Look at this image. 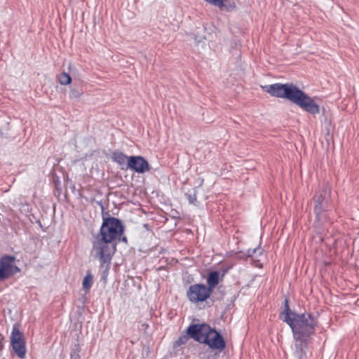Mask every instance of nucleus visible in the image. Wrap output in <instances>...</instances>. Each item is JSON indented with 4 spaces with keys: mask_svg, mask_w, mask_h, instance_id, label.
Listing matches in <instances>:
<instances>
[{
    "mask_svg": "<svg viewBox=\"0 0 359 359\" xmlns=\"http://www.w3.org/2000/svg\"><path fill=\"white\" fill-rule=\"evenodd\" d=\"M219 273L217 271H213L209 273L208 278H207V283L208 286L207 287L209 289V290L212 292L214 287L218 284L219 283Z\"/></svg>",
    "mask_w": 359,
    "mask_h": 359,
    "instance_id": "9b49d317",
    "label": "nucleus"
},
{
    "mask_svg": "<svg viewBox=\"0 0 359 359\" xmlns=\"http://www.w3.org/2000/svg\"><path fill=\"white\" fill-rule=\"evenodd\" d=\"M187 332L196 341L207 344L209 348L222 351L226 346L221 334L207 324L191 325L188 327Z\"/></svg>",
    "mask_w": 359,
    "mask_h": 359,
    "instance_id": "20e7f679",
    "label": "nucleus"
},
{
    "mask_svg": "<svg viewBox=\"0 0 359 359\" xmlns=\"http://www.w3.org/2000/svg\"><path fill=\"white\" fill-rule=\"evenodd\" d=\"M93 284V276L88 273L83 280V287L85 290L88 291L90 290Z\"/></svg>",
    "mask_w": 359,
    "mask_h": 359,
    "instance_id": "f3484780",
    "label": "nucleus"
},
{
    "mask_svg": "<svg viewBox=\"0 0 359 359\" xmlns=\"http://www.w3.org/2000/svg\"><path fill=\"white\" fill-rule=\"evenodd\" d=\"M187 340H188L187 336H182L178 339V340L176 341V343L178 345H182V344H184L187 341Z\"/></svg>",
    "mask_w": 359,
    "mask_h": 359,
    "instance_id": "5701e85b",
    "label": "nucleus"
},
{
    "mask_svg": "<svg viewBox=\"0 0 359 359\" xmlns=\"http://www.w3.org/2000/svg\"><path fill=\"white\" fill-rule=\"evenodd\" d=\"M19 271L18 266H0V280H4Z\"/></svg>",
    "mask_w": 359,
    "mask_h": 359,
    "instance_id": "9d476101",
    "label": "nucleus"
},
{
    "mask_svg": "<svg viewBox=\"0 0 359 359\" xmlns=\"http://www.w3.org/2000/svg\"><path fill=\"white\" fill-rule=\"evenodd\" d=\"M112 160L117 163L119 165L123 166L126 165L128 166V157L120 151H114L112 153Z\"/></svg>",
    "mask_w": 359,
    "mask_h": 359,
    "instance_id": "ddd939ff",
    "label": "nucleus"
},
{
    "mask_svg": "<svg viewBox=\"0 0 359 359\" xmlns=\"http://www.w3.org/2000/svg\"><path fill=\"white\" fill-rule=\"evenodd\" d=\"M280 319L292 329L293 335L311 337L315 333L317 321L309 313L298 314L290 310L288 299L284 301V310L280 313Z\"/></svg>",
    "mask_w": 359,
    "mask_h": 359,
    "instance_id": "7ed1b4c3",
    "label": "nucleus"
},
{
    "mask_svg": "<svg viewBox=\"0 0 359 359\" xmlns=\"http://www.w3.org/2000/svg\"><path fill=\"white\" fill-rule=\"evenodd\" d=\"M272 96L285 98L311 114L320 112L314 100L292 83H274L264 87Z\"/></svg>",
    "mask_w": 359,
    "mask_h": 359,
    "instance_id": "f03ea898",
    "label": "nucleus"
},
{
    "mask_svg": "<svg viewBox=\"0 0 359 359\" xmlns=\"http://www.w3.org/2000/svg\"><path fill=\"white\" fill-rule=\"evenodd\" d=\"M83 93V90L81 88H71L69 91V97L71 99L78 100Z\"/></svg>",
    "mask_w": 359,
    "mask_h": 359,
    "instance_id": "a211bd4d",
    "label": "nucleus"
},
{
    "mask_svg": "<svg viewBox=\"0 0 359 359\" xmlns=\"http://www.w3.org/2000/svg\"><path fill=\"white\" fill-rule=\"evenodd\" d=\"M196 194H197V191L196 189L189 191V192L186 194V196L189 200V202L190 203L194 204V205L198 204Z\"/></svg>",
    "mask_w": 359,
    "mask_h": 359,
    "instance_id": "aec40b11",
    "label": "nucleus"
},
{
    "mask_svg": "<svg viewBox=\"0 0 359 359\" xmlns=\"http://www.w3.org/2000/svg\"><path fill=\"white\" fill-rule=\"evenodd\" d=\"M206 1L210 3L211 4L214 6H217L219 4H221V0H205Z\"/></svg>",
    "mask_w": 359,
    "mask_h": 359,
    "instance_id": "b1692460",
    "label": "nucleus"
},
{
    "mask_svg": "<svg viewBox=\"0 0 359 359\" xmlns=\"http://www.w3.org/2000/svg\"><path fill=\"white\" fill-rule=\"evenodd\" d=\"M15 257L13 256L6 255L4 256L0 260V266H15L13 264Z\"/></svg>",
    "mask_w": 359,
    "mask_h": 359,
    "instance_id": "dca6fc26",
    "label": "nucleus"
},
{
    "mask_svg": "<svg viewBox=\"0 0 359 359\" xmlns=\"http://www.w3.org/2000/svg\"><path fill=\"white\" fill-rule=\"evenodd\" d=\"M12 348L18 357L23 359L26 355L25 341L11 343Z\"/></svg>",
    "mask_w": 359,
    "mask_h": 359,
    "instance_id": "f8f14e48",
    "label": "nucleus"
},
{
    "mask_svg": "<svg viewBox=\"0 0 359 359\" xmlns=\"http://www.w3.org/2000/svg\"><path fill=\"white\" fill-rule=\"evenodd\" d=\"M320 212H315L316 221L314 225L318 233H323L324 231V225L326 226V224L329 223L326 212L331 209L330 201H324L322 203H320Z\"/></svg>",
    "mask_w": 359,
    "mask_h": 359,
    "instance_id": "423d86ee",
    "label": "nucleus"
},
{
    "mask_svg": "<svg viewBox=\"0 0 359 359\" xmlns=\"http://www.w3.org/2000/svg\"><path fill=\"white\" fill-rule=\"evenodd\" d=\"M116 240H118V241H123L124 243H127V238L124 236H123V234L118 237Z\"/></svg>",
    "mask_w": 359,
    "mask_h": 359,
    "instance_id": "393cba45",
    "label": "nucleus"
},
{
    "mask_svg": "<svg viewBox=\"0 0 359 359\" xmlns=\"http://www.w3.org/2000/svg\"><path fill=\"white\" fill-rule=\"evenodd\" d=\"M21 341H25L23 333L20 331L18 325L15 324L11 335V343H17Z\"/></svg>",
    "mask_w": 359,
    "mask_h": 359,
    "instance_id": "4468645a",
    "label": "nucleus"
},
{
    "mask_svg": "<svg viewBox=\"0 0 359 359\" xmlns=\"http://www.w3.org/2000/svg\"><path fill=\"white\" fill-rule=\"evenodd\" d=\"M124 232V226L120 219L109 217L103 218L100 232L93 243L92 255L100 260V265L109 267L112 255L116 250V240Z\"/></svg>",
    "mask_w": 359,
    "mask_h": 359,
    "instance_id": "f257e3e1",
    "label": "nucleus"
},
{
    "mask_svg": "<svg viewBox=\"0 0 359 359\" xmlns=\"http://www.w3.org/2000/svg\"><path fill=\"white\" fill-rule=\"evenodd\" d=\"M221 10L226 11H231L236 8V4L233 1L231 0H221V4L217 5Z\"/></svg>",
    "mask_w": 359,
    "mask_h": 359,
    "instance_id": "2eb2a0df",
    "label": "nucleus"
},
{
    "mask_svg": "<svg viewBox=\"0 0 359 359\" xmlns=\"http://www.w3.org/2000/svg\"><path fill=\"white\" fill-rule=\"evenodd\" d=\"M262 250L260 248H255L254 249H248L247 251V256L253 257L257 252L262 254Z\"/></svg>",
    "mask_w": 359,
    "mask_h": 359,
    "instance_id": "4be33fe9",
    "label": "nucleus"
},
{
    "mask_svg": "<svg viewBox=\"0 0 359 359\" xmlns=\"http://www.w3.org/2000/svg\"><path fill=\"white\" fill-rule=\"evenodd\" d=\"M59 82L61 85H68L72 81V78L69 74L62 72L58 76Z\"/></svg>",
    "mask_w": 359,
    "mask_h": 359,
    "instance_id": "6ab92c4d",
    "label": "nucleus"
},
{
    "mask_svg": "<svg viewBox=\"0 0 359 359\" xmlns=\"http://www.w3.org/2000/svg\"><path fill=\"white\" fill-rule=\"evenodd\" d=\"M2 340H3V337L0 335V351L3 348V345H2Z\"/></svg>",
    "mask_w": 359,
    "mask_h": 359,
    "instance_id": "a878e982",
    "label": "nucleus"
},
{
    "mask_svg": "<svg viewBox=\"0 0 359 359\" xmlns=\"http://www.w3.org/2000/svg\"><path fill=\"white\" fill-rule=\"evenodd\" d=\"M127 168L138 173H144L145 172L150 170V165L149 163L141 156H129Z\"/></svg>",
    "mask_w": 359,
    "mask_h": 359,
    "instance_id": "0eeeda50",
    "label": "nucleus"
},
{
    "mask_svg": "<svg viewBox=\"0 0 359 359\" xmlns=\"http://www.w3.org/2000/svg\"><path fill=\"white\" fill-rule=\"evenodd\" d=\"M212 292L204 284L197 283L189 286L187 295L189 300L192 303H198L205 301L210 296Z\"/></svg>",
    "mask_w": 359,
    "mask_h": 359,
    "instance_id": "39448f33",
    "label": "nucleus"
},
{
    "mask_svg": "<svg viewBox=\"0 0 359 359\" xmlns=\"http://www.w3.org/2000/svg\"><path fill=\"white\" fill-rule=\"evenodd\" d=\"M330 190L328 188H325L324 189L320 190L313 198L315 206H314V212H320V203H323L324 201H330Z\"/></svg>",
    "mask_w": 359,
    "mask_h": 359,
    "instance_id": "1a4fd4ad",
    "label": "nucleus"
},
{
    "mask_svg": "<svg viewBox=\"0 0 359 359\" xmlns=\"http://www.w3.org/2000/svg\"><path fill=\"white\" fill-rule=\"evenodd\" d=\"M81 351V347L79 344H75L71 351V359H80L79 353Z\"/></svg>",
    "mask_w": 359,
    "mask_h": 359,
    "instance_id": "412c9836",
    "label": "nucleus"
},
{
    "mask_svg": "<svg viewBox=\"0 0 359 359\" xmlns=\"http://www.w3.org/2000/svg\"><path fill=\"white\" fill-rule=\"evenodd\" d=\"M294 339V354L299 359L306 358V350L311 337L293 335Z\"/></svg>",
    "mask_w": 359,
    "mask_h": 359,
    "instance_id": "6e6552de",
    "label": "nucleus"
}]
</instances>
